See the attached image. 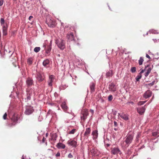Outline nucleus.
I'll use <instances>...</instances> for the list:
<instances>
[{"instance_id":"obj_29","label":"nucleus","mask_w":159,"mask_h":159,"mask_svg":"<svg viewBox=\"0 0 159 159\" xmlns=\"http://www.w3.org/2000/svg\"><path fill=\"white\" fill-rule=\"evenodd\" d=\"M140 135H141L140 133L139 132L137 134V136H136V138L135 140V141L136 142H139V139L140 136Z\"/></svg>"},{"instance_id":"obj_44","label":"nucleus","mask_w":159,"mask_h":159,"mask_svg":"<svg viewBox=\"0 0 159 159\" xmlns=\"http://www.w3.org/2000/svg\"><path fill=\"white\" fill-rule=\"evenodd\" d=\"M157 134V132H153L152 133V135L154 136H156Z\"/></svg>"},{"instance_id":"obj_46","label":"nucleus","mask_w":159,"mask_h":159,"mask_svg":"<svg viewBox=\"0 0 159 159\" xmlns=\"http://www.w3.org/2000/svg\"><path fill=\"white\" fill-rule=\"evenodd\" d=\"M114 125L115 127H117L118 126V124L116 121H114Z\"/></svg>"},{"instance_id":"obj_48","label":"nucleus","mask_w":159,"mask_h":159,"mask_svg":"<svg viewBox=\"0 0 159 159\" xmlns=\"http://www.w3.org/2000/svg\"><path fill=\"white\" fill-rule=\"evenodd\" d=\"M146 69H142L141 71H140V72L139 73V74L141 75V74L143 73L144 71Z\"/></svg>"},{"instance_id":"obj_13","label":"nucleus","mask_w":159,"mask_h":159,"mask_svg":"<svg viewBox=\"0 0 159 159\" xmlns=\"http://www.w3.org/2000/svg\"><path fill=\"white\" fill-rule=\"evenodd\" d=\"M111 152L112 154L114 155L117 154L118 153L121 154V152L118 147H116L112 149Z\"/></svg>"},{"instance_id":"obj_17","label":"nucleus","mask_w":159,"mask_h":159,"mask_svg":"<svg viewBox=\"0 0 159 159\" xmlns=\"http://www.w3.org/2000/svg\"><path fill=\"white\" fill-rule=\"evenodd\" d=\"M36 78L40 82L44 80L45 77L43 75L39 73L37 74Z\"/></svg>"},{"instance_id":"obj_2","label":"nucleus","mask_w":159,"mask_h":159,"mask_svg":"<svg viewBox=\"0 0 159 159\" xmlns=\"http://www.w3.org/2000/svg\"><path fill=\"white\" fill-rule=\"evenodd\" d=\"M55 43L61 50H63L65 48V41L61 39H57L55 40Z\"/></svg>"},{"instance_id":"obj_18","label":"nucleus","mask_w":159,"mask_h":159,"mask_svg":"<svg viewBox=\"0 0 159 159\" xmlns=\"http://www.w3.org/2000/svg\"><path fill=\"white\" fill-rule=\"evenodd\" d=\"M118 116H120L121 118L123 119L124 120L126 121L129 120L128 116L123 113H118Z\"/></svg>"},{"instance_id":"obj_62","label":"nucleus","mask_w":159,"mask_h":159,"mask_svg":"<svg viewBox=\"0 0 159 159\" xmlns=\"http://www.w3.org/2000/svg\"><path fill=\"white\" fill-rule=\"evenodd\" d=\"M44 47H45V45H44Z\"/></svg>"},{"instance_id":"obj_63","label":"nucleus","mask_w":159,"mask_h":159,"mask_svg":"<svg viewBox=\"0 0 159 159\" xmlns=\"http://www.w3.org/2000/svg\"><path fill=\"white\" fill-rule=\"evenodd\" d=\"M158 40L159 41V39H158Z\"/></svg>"},{"instance_id":"obj_61","label":"nucleus","mask_w":159,"mask_h":159,"mask_svg":"<svg viewBox=\"0 0 159 159\" xmlns=\"http://www.w3.org/2000/svg\"><path fill=\"white\" fill-rule=\"evenodd\" d=\"M108 7H109V9H110V7H109V6H108Z\"/></svg>"},{"instance_id":"obj_23","label":"nucleus","mask_w":159,"mask_h":159,"mask_svg":"<svg viewBox=\"0 0 159 159\" xmlns=\"http://www.w3.org/2000/svg\"><path fill=\"white\" fill-rule=\"evenodd\" d=\"M95 84L93 82L89 84V87L91 90V92H93L94 91L95 89Z\"/></svg>"},{"instance_id":"obj_52","label":"nucleus","mask_w":159,"mask_h":159,"mask_svg":"<svg viewBox=\"0 0 159 159\" xmlns=\"http://www.w3.org/2000/svg\"><path fill=\"white\" fill-rule=\"evenodd\" d=\"M145 146L144 145H143L140 148H139V149H141L142 148H144Z\"/></svg>"},{"instance_id":"obj_6","label":"nucleus","mask_w":159,"mask_h":159,"mask_svg":"<svg viewBox=\"0 0 159 159\" xmlns=\"http://www.w3.org/2000/svg\"><path fill=\"white\" fill-rule=\"evenodd\" d=\"M27 92V97L25 98V102H28L31 99V97L32 95V90L31 89H26Z\"/></svg>"},{"instance_id":"obj_36","label":"nucleus","mask_w":159,"mask_h":159,"mask_svg":"<svg viewBox=\"0 0 159 159\" xmlns=\"http://www.w3.org/2000/svg\"><path fill=\"white\" fill-rule=\"evenodd\" d=\"M155 82H156V81L155 80H154L153 81H152V82L148 84H146V85L147 86H151L153 85L155 83Z\"/></svg>"},{"instance_id":"obj_28","label":"nucleus","mask_w":159,"mask_h":159,"mask_svg":"<svg viewBox=\"0 0 159 159\" xmlns=\"http://www.w3.org/2000/svg\"><path fill=\"white\" fill-rule=\"evenodd\" d=\"M33 61V58L31 57H30L27 60V62L28 64L29 65H31L32 64V62Z\"/></svg>"},{"instance_id":"obj_57","label":"nucleus","mask_w":159,"mask_h":159,"mask_svg":"<svg viewBox=\"0 0 159 159\" xmlns=\"http://www.w3.org/2000/svg\"><path fill=\"white\" fill-rule=\"evenodd\" d=\"M22 159H25V158L24 157V156H22Z\"/></svg>"},{"instance_id":"obj_5","label":"nucleus","mask_w":159,"mask_h":159,"mask_svg":"<svg viewBox=\"0 0 159 159\" xmlns=\"http://www.w3.org/2000/svg\"><path fill=\"white\" fill-rule=\"evenodd\" d=\"M46 22L48 26L50 28H54L56 26L55 22L49 18H47Z\"/></svg>"},{"instance_id":"obj_9","label":"nucleus","mask_w":159,"mask_h":159,"mask_svg":"<svg viewBox=\"0 0 159 159\" xmlns=\"http://www.w3.org/2000/svg\"><path fill=\"white\" fill-rule=\"evenodd\" d=\"M26 85L28 87H30L34 84V81L33 79L28 77L26 80Z\"/></svg>"},{"instance_id":"obj_47","label":"nucleus","mask_w":159,"mask_h":159,"mask_svg":"<svg viewBox=\"0 0 159 159\" xmlns=\"http://www.w3.org/2000/svg\"><path fill=\"white\" fill-rule=\"evenodd\" d=\"M60 156V153L59 152H57L56 155V156L57 157H59Z\"/></svg>"},{"instance_id":"obj_12","label":"nucleus","mask_w":159,"mask_h":159,"mask_svg":"<svg viewBox=\"0 0 159 159\" xmlns=\"http://www.w3.org/2000/svg\"><path fill=\"white\" fill-rule=\"evenodd\" d=\"M152 92L150 90H148L143 94V97L145 99L148 98L151 96Z\"/></svg>"},{"instance_id":"obj_37","label":"nucleus","mask_w":159,"mask_h":159,"mask_svg":"<svg viewBox=\"0 0 159 159\" xmlns=\"http://www.w3.org/2000/svg\"><path fill=\"white\" fill-rule=\"evenodd\" d=\"M57 134H55L52 135V139L55 141H56L57 139Z\"/></svg>"},{"instance_id":"obj_24","label":"nucleus","mask_w":159,"mask_h":159,"mask_svg":"<svg viewBox=\"0 0 159 159\" xmlns=\"http://www.w3.org/2000/svg\"><path fill=\"white\" fill-rule=\"evenodd\" d=\"M113 74L112 70H111L107 72L106 73V76L107 78L110 77L112 76Z\"/></svg>"},{"instance_id":"obj_53","label":"nucleus","mask_w":159,"mask_h":159,"mask_svg":"<svg viewBox=\"0 0 159 159\" xmlns=\"http://www.w3.org/2000/svg\"><path fill=\"white\" fill-rule=\"evenodd\" d=\"M153 40L154 41V42L155 43L156 42V41H157V39H153Z\"/></svg>"},{"instance_id":"obj_27","label":"nucleus","mask_w":159,"mask_h":159,"mask_svg":"<svg viewBox=\"0 0 159 159\" xmlns=\"http://www.w3.org/2000/svg\"><path fill=\"white\" fill-rule=\"evenodd\" d=\"M68 87V86L66 85V84H62L59 87V89L60 90H64L66 88Z\"/></svg>"},{"instance_id":"obj_7","label":"nucleus","mask_w":159,"mask_h":159,"mask_svg":"<svg viewBox=\"0 0 159 159\" xmlns=\"http://www.w3.org/2000/svg\"><path fill=\"white\" fill-rule=\"evenodd\" d=\"M89 115V113L87 110H85L83 111L80 116L81 120L85 121L87 118V116Z\"/></svg>"},{"instance_id":"obj_35","label":"nucleus","mask_w":159,"mask_h":159,"mask_svg":"<svg viewBox=\"0 0 159 159\" xmlns=\"http://www.w3.org/2000/svg\"><path fill=\"white\" fill-rule=\"evenodd\" d=\"M76 129H73L72 130H71L70 131L69 133L68 134H74L76 132Z\"/></svg>"},{"instance_id":"obj_34","label":"nucleus","mask_w":159,"mask_h":159,"mask_svg":"<svg viewBox=\"0 0 159 159\" xmlns=\"http://www.w3.org/2000/svg\"><path fill=\"white\" fill-rule=\"evenodd\" d=\"M147 102V101H139L138 103V105H142L144 104L145 103Z\"/></svg>"},{"instance_id":"obj_56","label":"nucleus","mask_w":159,"mask_h":159,"mask_svg":"<svg viewBox=\"0 0 159 159\" xmlns=\"http://www.w3.org/2000/svg\"><path fill=\"white\" fill-rule=\"evenodd\" d=\"M114 129L115 130V131H116V130H117L118 129H117V128H114Z\"/></svg>"},{"instance_id":"obj_42","label":"nucleus","mask_w":159,"mask_h":159,"mask_svg":"<svg viewBox=\"0 0 159 159\" xmlns=\"http://www.w3.org/2000/svg\"><path fill=\"white\" fill-rule=\"evenodd\" d=\"M68 157L69 158H72L73 157V156L71 153H70L68 154Z\"/></svg>"},{"instance_id":"obj_38","label":"nucleus","mask_w":159,"mask_h":159,"mask_svg":"<svg viewBox=\"0 0 159 159\" xmlns=\"http://www.w3.org/2000/svg\"><path fill=\"white\" fill-rule=\"evenodd\" d=\"M53 113V111L51 110H49L47 113V116H49L50 114L52 115V114Z\"/></svg>"},{"instance_id":"obj_14","label":"nucleus","mask_w":159,"mask_h":159,"mask_svg":"<svg viewBox=\"0 0 159 159\" xmlns=\"http://www.w3.org/2000/svg\"><path fill=\"white\" fill-rule=\"evenodd\" d=\"M67 38L70 40L75 42V40L74 38V34L73 32L68 33L67 35Z\"/></svg>"},{"instance_id":"obj_19","label":"nucleus","mask_w":159,"mask_h":159,"mask_svg":"<svg viewBox=\"0 0 159 159\" xmlns=\"http://www.w3.org/2000/svg\"><path fill=\"white\" fill-rule=\"evenodd\" d=\"M109 90L111 92H115L116 90V85L113 83L110 84L109 85Z\"/></svg>"},{"instance_id":"obj_33","label":"nucleus","mask_w":159,"mask_h":159,"mask_svg":"<svg viewBox=\"0 0 159 159\" xmlns=\"http://www.w3.org/2000/svg\"><path fill=\"white\" fill-rule=\"evenodd\" d=\"M141 75L139 74L136 77L135 79L136 81H139V80L141 78Z\"/></svg>"},{"instance_id":"obj_49","label":"nucleus","mask_w":159,"mask_h":159,"mask_svg":"<svg viewBox=\"0 0 159 159\" xmlns=\"http://www.w3.org/2000/svg\"><path fill=\"white\" fill-rule=\"evenodd\" d=\"M146 57L147 58H148L149 59H150L151 58L147 54H146Z\"/></svg>"},{"instance_id":"obj_40","label":"nucleus","mask_w":159,"mask_h":159,"mask_svg":"<svg viewBox=\"0 0 159 159\" xmlns=\"http://www.w3.org/2000/svg\"><path fill=\"white\" fill-rule=\"evenodd\" d=\"M131 71L132 73H134L136 71V67H132L131 69Z\"/></svg>"},{"instance_id":"obj_43","label":"nucleus","mask_w":159,"mask_h":159,"mask_svg":"<svg viewBox=\"0 0 159 159\" xmlns=\"http://www.w3.org/2000/svg\"><path fill=\"white\" fill-rule=\"evenodd\" d=\"M7 115L6 113H5L3 116V119L4 120H6V119L7 116Z\"/></svg>"},{"instance_id":"obj_60","label":"nucleus","mask_w":159,"mask_h":159,"mask_svg":"<svg viewBox=\"0 0 159 159\" xmlns=\"http://www.w3.org/2000/svg\"><path fill=\"white\" fill-rule=\"evenodd\" d=\"M147 159H151V158H147Z\"/></svg>"},{"instance_id":"obj_59","label":"nucleus","mask_w":159,"mask_h":159,"mask_svg":"<svg viewBox=\"0 0 159 159\" xmlns=\"http://www.w3.org/2000/svg\"><path fill=\"white\" fill-rule=\"evenodd\" d=\"M48 133H47V134H46V136H48Z\"/></svg>"},{"instance_id":"obj_11","label":"nucleus","mask_w":159,"mask_h":159,"mask_svg":"<svg viewBox=\"0 0 159 159\" xmlns=\"http://www.w3.org/2000/svg\"><path fill=\"white\" fill-rule=\"evenodd\" d=\"M90 152L93 156H98L100 154V152L96 149L92 148L90 150Z\"/></svg>"},{"instance_id":"obj_3","label":"nucleus","mask_w":159,"mask_h":159,"mask_svg":"<svg viewBox=\"0 0 159 159\" xmlns=\"http://www.w3.org/2000/svg\"><path fill=\"white\" fill-rule=\"evenodd\" d=\"M0 23L2 28L3 34L6 35L7 34V25L5 22L4 18H1L0 20Z\"/></svg>"},{"instance_id":"obj_45","label":"nucleus","mask_w":159,"mask_h":159,"mask_svg":"<svg viewBox=\"0 0 159 159\" xmlns=\"http://www.w3.org/2000/svg\"><path fill=\"white\" fill-rule=\"evenodd\" d=\"M3 2H4V1L3 0H0V6H2L3 4Z\"/></svg>"},{"instance_id":"obj_41","label":"nucleus","mask_w":159,"mask_h":159,"mask_svg":"<svg viewBox=\"0 0 159 159\" xmlns=\"http://www.w3.org/2000/svg\"><path fill=\"white\" fill-rule=\"evenodd\" d=\"M113 99V97L112 95H110L108 97V100L109 101H111Z\"/></svg>"},{"instance_id":"obj_31","label":"nucleus","mask_w":159,"mask_h":159,"mask_svg":"<svg viewBox=\"0 0 159 159\" xmlns=\"http://www.w3.org/2000/svg\"><path fill=\"white\" fill-rule=\"evenodd\" d=\"M149 32L150 33H152L153 34H158V33L157 31L153 29L149 30Z\"/></svg>"},{"instance_id":"obj_15","label":"nucleus","mask_w":159,"mask_h":159,"mask_svg":"<svg viewBox=\"0 0 159 159\" xmlns=\"http://www.w3.org/2000/svg\"><path fill=\"white\" fill-rule=\"evenodd\" d=\"M91 131V129L89 127L86 129L85 131L84 134V137L85 138L87 139L88 138L89 135Z\"/></svg>"},{"instance_id":"obj_10","label":"nucleus","mask_w":159,"mask_h":159,"mask_svg":"<svg viewBox=\"0 0 159 159\" xmlns=\"http://www.w3.org/2000/svg\"><path fill=\"white\" fill-rule=\"evenodd\" d=\"M67 144L73 147L76 148L77 146V142L74 140L70 139L67 142Z\"/></svg>"},{"instance_id":"obj_26","label":"nucleus","mask_w":159,"mask_h":159,"mask_svg":"<svg viewBox=\"0 0 159 159\" xmlns=\"http://www.w3.org/2000/svg\"><path fill=\"white\" fill-rule=\"evenodd\" d=\"M49 62L50 61L49 60L47 59L43 61V65L44 67L46 68H47L48 66V65L49 64Z\"/></svg>"},{"instance_id":"obj_4","label":"nucleus","mask_w":159,"mask_h":159,"mask_svg":"<svg viewBox=\"0 0 159 159\" xmlns=\"http://www.w3.org/2000/svg\"><path fill=\"white\" fill-rule=\"evenodd\" d=\"M25 108L24 113L26 115H29L31 114L34 111L33 107L31 106H26Z\"/></svg>"},{"instance_id":"obj_22","label":"nucleus","mask_w":159,"mask_h":159,"mask_svg":"<svg viewBox=\"0 0 159 159\" xmlns=\"http://www.w3.org/2000/svg\"><path fill=\"white\" fill-rule=\"evenodd\" d=\"M56 146L59 149H64L66 147L64 144L60 142L57 143Z\"/></svg>"},{"instance_id":"obj_54","label":"nucleus","mask_w":159,"mask_h":159,"mask_svg":"<svg viewBox=\"0 0 159 159\" xmlns=\"http://www.w3.org/2000/svg\"><path fill=\"white\" fill-rule=\"evenodd\" d=\"M90 111L92 113H93V110L91 109L90 110Z\"/></svg>"},{"instance_id":"obj_1","label":"nucleus","mask_w":159,"mask_h":159,"mask_svg":"<svg viewBox=\"0 0 159 159\" xmlns=\"http://www.w3.org/2000/svg\"><path fill=\"white\" fill-rule=\"evenodd\" d=\"M134 136L133 132H130L125 137L124 141L121 144V146L123 148H126L129 146L132 142Z\"/></svg>"},{"instance_id":"obj_50","label":"nucleus","mask_w":159,"mask_h":159,"mask_svg":"<svg viewBox=\"0 0 159 159\" xmlns=\"http://www.w3.org/2000/svg\"><path fill=\"white\" fill-rule=\"evenodd\" d=\"M45 141V138L44 137H43L42 140V142L43 143Z\"/></svg>"},{"instance_id":"obj_30","label":"nucleus","mask_w":159,"mask_h":159,"mask_svg":"<svg viewBox=\"0 0 159 159\" xmlns=\"http://www.w3.org/2000/svg\"><path fill=\"white\" fill-rule=\"evenodd\" d=\"M143 59L142 57H140L139 59V60L138 62L139 65H141L142 64L143 62Z\"/></svg>"},{"instance_id":"obj_39","label":"nucleus","mask_w":159,"mask_h":159,"mask_svg":"<svg viewBox=\"0 0 159 159\" xmlns=\"http://www.w3.org/2000/svg\"><path fill=\"white\" fill-rule=\"evenodd\" d=\"M51 48L50 47H49V48L46 50V52L47 54H49L51 50Z\"/></svg>"},{"instance_id":"obj_8","label":"nucleus","mask_w":159,"mask_h":159,"mask_svg":"<svg viewBox=\"0 0 159 159\" xmlns=\"http://www.w3.org/2000/svg\"><path fill=\"white\" fill-rule=\"evenodd\" d=\"M55 79V76L53 75H51L49 76V79L48 81V85L49 87H52V83Z\"/></svg>"},{"instance_id":"obj_32","label":"nucleus","mask_w":159,"mask_h":159,"mask_svg":"<svg viewBox=\"0 0 159 159\" xmlns=\"http://www.w3.org/2000/svg\"><path fill=\"white\" fill-rule=\"evenodd\" d=\"M40 50V48L39 47H35L34 49V51L36 53L39 52Z\"/></svg>"},{"instance_id":"obj_51","label":"nucleus","mask_w":159,"mask_h":159,"mask_svg":"<svg viewBox=\"0 0 159 159\" xmlns=\"http://www.w3.org/2000/svg\"><path fill=\"white\" fill-rule=\"evenodd\" d=\"M33 18V16H29V20H31V19H32V18Z\"/></svg>"},{"instance_id":"obj_21","label":"nucleus","mask_w":159,"mask_h":159,"mask_svg":"<svg viewBox=\"0 0 159 159\" xmlns=\"http://www.w3.org/2000/svg\"><path fill=\"white\" fill-rule=\"evenodd\" d=\"M61 107L64 111L66 112H67L68 108L66 105L65 102H63L62 103Z\"/></svg>"},{"instance_id":"obj_58","label":"nucleus","mask_w":159,"mask_h":159,"mask_svg":"<svg viewBox=\"0 0 159 159\" xmlns=\"http://www.w3.org/2000/svg\"><path fill=\"white\" fill-rule=\"evenodd\" d=\"M148 32H147V33H146V35H148Z\"/></svg>"},{"instance_id":"obj_55","label":"nucleus","mask_w":159,"mask_h":159,"mask_svg":"<svg viewBox=\"0 0 159 159\" xmlns=\"http://www.w3.org/2000/svg\"><path fill=\"white\" fill-rule=\"evenodd\" d=\"M116 113H117V112H116V111H115V112H114V114H114V115H116Z\"/></svg>"},{"instance_id":"obj_20","label":"nucleus","mask_w":159,"mask_h":159,"mask_svg":"<svg viewBox=\"0 0 159 159\" xmlns=\"http://www.w3.org/2000/svg\"><path fill=\"white\" fill-rule=\"evenodd\" d=\"M146 108L144 107L138 108L137 109L138 112L141 115H142L145 111Z\"/></svg>"},{"instance_id":"obj_25","label":"nucleus","mask_w":159,"mask_h":159,"mask_svg":"<svg viewBox=\"0 0 159 159\" xmlns=\"http://www.w3.org/2000/svg\"><path fill=\"white\" fill-rule=\"evenodd\" d=\"M145 69H147V72L144 74L145 76L146 77L151 72L152 70V68L148 66L145 67Z\"/></svg>"},{"instance_id":"obj_16","label":"nucleus","mask_w":159,"mask_h":159,"mask_svg":"<svg viewBox=\"0 0 159 159\" xmlns=\"http://www.w3.org/2000/svg\"><path fill=\"white\" fill-rule=\"evenodd\" d=\"M92 135L93 136V139L96 140L97 139L98 136V133L97 130L96 129L93 131L92 133Z\"/></svg>"}]
</instances>
